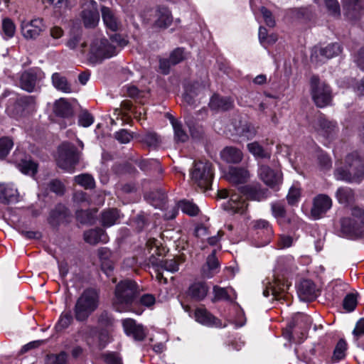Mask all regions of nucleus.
<instances>
[{
    "mask_svg": "<svg viewBox=\"0 0 364 364\" xmlns=\"http://www.w3.org/2000/svg\"><path fill=\"white\" fill-rule=\"evenodd\" d=\"M139 294V287L134 281L122 280L115 287L112 306L119 312L128 311L134 304H136Z\"/></svg>",
    "mask_w": 364,
    "mask_h": 364,
    "instance_id": "1",
    "label": "nucleus"
},
{
    "mask_svg": "<svg viewBox=\"0 0 364 364\" xmlns=\"http://www.w3.org/2000/svg\"><path fill=\"white\" fill-rule=\"evenodd\" d=\"M338 180L348 183H360L364 179V162L357 152L346 156L343 167L335 171Z\"/></svg>",
    "mask_w": 364,
    "mask_h": 364,
    "instance_id": "2",
    "label": "nucleus"
},
{
    "mask_svg": "<svg viewBox=\"0 0 364 364\" xmlns=\"http://www.w3.org/2000/svg\"><path fill=\"white\" fill-rule=\"evenodd\" d=\"M100 293L94 288H87L83 291L77 299L74 307L75 318L77 321H85L98 308Z\"/></svg>",
    "mask_w": 364,
    "mask_h": 364,
    "instance_id": "3",
    "label": "nucleus"
},
{
    "mask_svg": "<svg viewBox=\"0 0 364 364\" xmlns=\"http://www.w3.org/2000/svg\"><path fill=\"white\" fill-rule=\"evenodd\" d=\"M191 181L202 191L209 190L213 178V166L208 161H195L191 171Z\"/></svg>",
    "mask_w": 364,
    "mask_h": 364,
    "instance_id": "4",
    "label": "nucleus"
},
{
    "mask_svg": "<svg viewBox=\"0 0 364 364\" xmlns=\"http://www.w3.org/2000/svg\"><path fill=\"white\" fill-rule=\"evenodd\" d=\"M146 245L149 253L151 254L149 262L154 267H161L163 270H166L171 273H174L179 269V257L160 260L155 257V255H161L164 251V249L160 247L156 239H149Z\"/></svg>",
    "mask_w": 364,
    "mask_h": 364,
    "instance_id": "5",
    "label": "nucleus"
},
{
    "mask_svg": "<svg viewBox=\"0 0 364 364\" xmlns=\"http://www.w3.org/2000/svg\"><path fill=\"white\" fill-rule=\"evenodd\" d=\"M341 231L350 237H364V210L358 207L351 209V217L341 220Z\"/></svg>",
    "mask_w": 364,
    "mask_h": 364,
    "instance_id": "6",
    "label": "nucleus"
},
{
    "mask_svg": "<svg viewBox=\"0 0 364 364\" xmlns=\"http://www.w3.org/2000/svg\"><path fill=\"white\" fill-rule=\"evenodd\" d=\"M80 153L77 147L70 143H63L58 147V156L56 159L58 166L68 172H73L79 163Z\"/></svg>",
    "mask_w": 364,
    "mask_h": 364,
    "instance_id": "7",
    "label": "nucleus"
},
{
    "mask_svg": "<svg viewBox=\"0 0 364 364\" xmlns=\"http://www.w3.org/2000/svg\"><path fill=\"white\" fill-rule=\"evenodd\" d=\"M310 87L311 98L316 107L323 108L331 104L332 91L328 84L314 75L311 77Z\"/></svg>",
    "mask_w": 364,
    "mask_h": 364,
    "instance_id": "8",
    "label": "nucleus"
},
{
    "mask_svg": "<svg viewBox=\"0 0 364 364\" xmlns=\"http://www.w3.org/2000/svg\"><path fill=\"white\" fill-rule=\"evenodd\" d=\"M117 53V48L106 38H96L90 46L89 60L92 63L102 62L105 58H109Z\"/></svg>",
    "mask_w": 364,
    "mask_h": 364,
    "instance_id": "9",
    "label": "nucleus"
},
{
    "mask_svg": "<svg viewBox=\"0 0 364 364\" xmlns=\"http://www.w3.org/2000/svg\"><path fill=\"white\" fill-rule=\"evenodd\" d=\"M218 196L220 198H226L230 197V199L223 205V206L225 210L231 211L232 213L242 214L247 208V203L245 199L242 198L240 192L237 193L235 190H219L218 192Z\"/></svg>",
    "mask_w": 364,
    "mask_h": 364,
    "instance_id": "10",
    "label": "nucleus"
},
{
    "mask_svg": "<svg viewBox=\"0 0 364 364\" xmlns=\"http://www.w3.org/2000/svg\"><path fill=\"white\" fill-rule=\"evenodd\" d=\"M46 26L42 18H36L30 21H22L21 31L26 40L37 39L45 31Z\"/></svg>",
    "mask_w": 364,
    "mask_h": 364,
    "instance_id": "11",
    "label": "nucleus"
},
{
    "mask_svg": "<svg viewBox=\"0 0 364 364\" xmlns=\"http://www.w3.org/2000/svg\"><path fill=\"white\" fill-rule=\"evenodd\" d=\"M342 52V47L338 43H333L323 48L315 47L311 55L312 61L323 62L336 56Z\"/></svg>",
    "mask_w": 364,
    "mask_h": 364,
    "instance_id": "12",
    "label": "nucleus"
},
{
    "mask_svg": "<svg viewBox=\"0 0 364 364\" xmlns=\"http://www.w3.org/2000/svg\"><path fill=\"white\" fill-rule=\"evenodd\" d=\"M43 75V72L36 68L24 71L20 77V87L29 92L34 91L36 85L42 79Z\"/></svg>",
    "mask_w": 364,
    "mask_h": 364,
    "instance_id": "13",
    "label": "nucleus"
},
{
    "mask_svg": "<svg viewBox=\"0 0 364 364\" xmlns=\"http://www.w3.org/2000/svg\"><path fill=\"white\" fill-rule=\"evenodd\" d=\"M237 191L242 195V198L245 196L247 199L257 201L266 199L269 194L268 189L262 188L259 183L241 186L237 188Z\"/></svg>",
    "mask_w": 364,
    "mask_h": 364,
    "instance_id": "14",
    "label": "nucleus"
},
{
    "mask_svg": "<svg viewBox=\"0 0 364 364\" xmlns=\"http://www.w3.org/2000/svg\"><path fill=\"white\" fill-rule=\"evenodd\" d=\"M209 291L210 287L206 282L196 281L188 287L186 295L193 301H201L206 298Z\"/></svg>",
    "mask_w": 364,
    "mask_h": 364,
    "instance_id": "15",
    "label": "nucleus"
},
{
    "mask_svg": "<svg viewBox=\"0 0 364 364\" xmlns=\"http://www.w3.org/2000/svg\"><path fill=\"white\" fill-rule=\"evenodd\" d=\"M332 206L331 198L325 194H319L314 199L313 207L311 210L312 217L314 219L320 218Z\"/></svg>",
    "mask_w": 364,
    "mask_h": 364,
    "instance_id": "16",
    "label": "nucleus"
},
{
    "mask_svg": "<svg viewBox=\"0 0 364 364\" xmlns=\"http://www.w3.org/2000/svg\"><path fill=\"white\" fill-rule=\"evenodd\" d=\"M258 173L260 179L271 188H274L282 181V173L275 172L267 165H261Z\"/></svg>",
    "mask_w": 364,
    "mask_h": 364,
    "instance_id": "17",
    "label": "nucleus"
},
{
    "mask_svg": "<svg viewBox=\"0 0 364 364\" xmlns=\"http://www.w3.org/2000/svg\"><path fill=\"white\" fill-rule=\"evenodd\" d=\"M314 127L316 130L326 137L332 136L338 129L336 122L327 119L321 113H319Z\"/></svg>",
    "mask_w": 364,
    "mask_h": 364,
    "instance_id": "18",
    "label": "nucleus"
},
{
    "mask_svg": "<svg viewBox=\"0 0 364 364\" xmlns=\"http://www.w3.org/2000/svg\"><path fill=\"white\" fill-rule=\"evenodd\" d=\"M343 8L349 18L358 19L364 14V0H343Z\"/></svg>",
    "mask_w": 364,
    "mask_h": 364,
    "instance_id": "19",
    "label": "nucleus"
},
{
    "mask_svg": "<svg viewBox=\"0 0 364 364\" xmlns=\"http://www.w3.org/2000/svg\"><path fill=\"white\" fill-rule=\"evenodd\" d=\"M70 213L63 204H58L50 212L48 221L52 226L56 227L60 223L68 221Z\"/></svg>",
    "mask_w": 364,
    "mask_h": 364,
    "instance_id": "20",
    "label": "nucleus"
},
{
    "mask_svg": "<svg viewBox=\"0 0 364 364\" xmlns=\"http://www.w3.org/2000/svg\"><path fill=\"white\" fill-rule=\"evenodd\" d=\"M122 326L125 333L127 335L132 336L135 340L143 341L146 337V333L143 326L137 324L132 318L123 320Z\"/></svg>",
    "mask_w": 364,
    "mask_h": 364,
    "instance_id": "21",
    "label": "nucleus"
},
{
    "mask_svg": "<svg viewBox=\"0 0 364 364\" xmlns=\"http://www.w3.org/2000/svg\"><path fill=\"white\" fill-rule=\"evenodd\" d=\"M317 291L316 285L312 281L305 279L299 284L298 295L301 300L312 301L316 298Z\"/></svg>",
    "mask_w": 364,
    "mask_h": 364,
    "instance_id": "22",
    "label": "nucleus"
},
{
    "mask_svg": "<svg viewBox=\"0 0 364 364\" xmlns=\"http://www.w3.org/2000/svg\"><path fill=\"white\" fill-rule=\"evenodd\" d=\"M102 18L106 27L112 31H117L121 27V22L113 10L109 7L101 9Z\"/></svg>",
    "mask_w": 364,
    "mask_h": 364,
    "instance_id": "23",
    "label": "nucleus"
},
{
    "mask_svg": "<svg viewBox=\"0 0 364 364\" xmlns=\"http://www.w3.org/2000/svg\"><path fill=\"white\" fill-rule=\"evenodd\" d=\"M219 269V262L215 256L214 250L206 259V262L201 267V275L204 278H211L218 272Z\"/></svg>",
    "mask_w": 364,
    "mask_h": 364,
    "instance_id": "24",
    "label": "nucleus"
},
{
    "mask_svg": "<svg viewBox=\"0 0 364 364\" xmlns=\"http://www.w3.org/2000/svg\"><path fill=\"white\" fill-rule=\"evenodd\" d=\"M82 23L85 28H95L100 21V14L93 6L85 8L81 13Z\"/></svg>",
    "mask_w": 364,
    "mask_h": 364,
    "instance_id": "25",
    "label": "nucleus"
},
{
    "mask_svg": "<svg viewBox=\"0 0 364 364\" xmlns=\"http://www.w3.org/2000/svg\"><path fill=\"white\" fill-rule=\"evenodd\" d=\"M84 240L90 245H96L98 242L106 243L108 241V236L102 228H97L85 232Z\"/></svg>",
    "mask_w": 364,
    "mask_h": 364,
    "instance_id": "26",
    "label": "nucleus"
},
{
    "mask_svg": "<svg viewBox=\"0 0 364 364\" xmlns=\"http://www.w3.org/2000/svg\"><path fill=\"white\" fill-rule=\"evenodd\" d=\"M156 19L154 26L160 28H166L172 21L173 17L171 11L166 7H160L156 11Z\"/></svg>",
    "mask_w": 364,
    "mask_h": 364,
    "instance_id": "27",
    "label": "nucleus"
},
{
    "mask_svg": "<svg viewBox=\"0 0 364 364\" xmlns=\"http://www.w3.org/2000/svg\"><path fill=\"white\" fill-rule=\"evenodd\" d=\"M288 288V284L281 283L276 279L274 284L269 283V287H267V288L263 291V295L267 297L271 292L276 299L279 300L287 296L285 292Z\"/></svg>",
    "mask_w": 364,
    "mask_h": 364,
    "instance_id": "28",
    "label": "nucleus"
},
{
    "mask_svg": "<svg viewBox=\"0 0 364 364\" xmlns=\"http://www.w3.org/2000/svg\"><path fill=\"white\" fill-rule=\"evenodd\" d=\"M196 320L208 326H219L220 321L204 308H198L195 311Z\"/></svg>",
    "mask_w": 364,
    "mask_h": 364,
    "instance_id": "29",
    "label": "nucleus"
},
{
    "mask_svg": "<svg viewBox=\"0 0 364 364\" xmlns=\"http://www.w3.org/2000/svg\"><path fill=\"white\" fill-rule=\"evenodd\" d=\"M233 106V102L228 97L213 95L210 100L209 107L213 110L227 111Z\"/></svg>",
    "mask_w": 364,
    "mask_h": 364,
    "instance_id": "30",
    "label": "nucleus"
},
{
    "mask_svg": "<svg viewBox=\"0 0 364 364\" xmlns=\"http://www.w3.org/2000/svg\"><path fill=\"white\" fill-rule=\"evenodd\" d=\"M250 174L247 169L241 167H231L228 172V180L235 184L245 183Z\"/></svg>",
    "mask_w": 364,
    "mask_h": 364,
    "instance_id": "31",
    "label": "nucleus"
},
{
    "mask_svg": "<svg viewBox=\"0 0 364 364\" xmlns=\"http://www.w3.org/2000/svg\"><path fill=\"white\" fill-rule=\"evenodd\" d=\"M119 218V212L117 208L105 210L101 213L102 225L105 228L111 227L118 222Z\"/></svg>",
    "mask_w": 364,
    "mask_h": 364,
    "instance_id": "32",
    "label": "nucleus"
},
{
    "mask_svg": "<svg viewBox=\"0 0 364 364\" xmlns=\"http://www.w3.org/2000/svg\"><path fill=\"white\" fill-rule=\"evenodd\" d=\"M221 157L227 163L237 164L242 159V151L235 147L228 146L221 151Z\"/></svg>",
    "mask_w": 364,
    "mask_h": 364,
    "instance_id": "33",
    "label": "nucleus"
},
{
    "mask_svg": "<svg viewBox=\"0 0 364 364\" xmlns=\"http://www.w3.org/2000/svg\"><path fill=\"white\" fill-rule=\"evenodd\" d=\"M54 112L57 116L64 118L70 117L73 115L70 104L63 98H60L55 102Z\"/></svg>",
    "mask_w": 364,
    "mask_h": 364,
    "instance_id": "34",
    "label": "nucleus"
},
{
    "mask_svg": "<svg viewBox=\"0 0 364 364\" xmlns=\"http://www.w3.org/2000/svg\"><path fill=\"white\" fill-rule=\"evenodd\" d=\"M17 190L9 186L0 184V202L9 203L17 200Z\"/></svg>",
    "mask_w": 364,
    "mask_h": 364,
    "instance_id": "35",
    "label": "nucleus"
},
{
    "mask_svg": "<svg viewBox=\"0 0 364 364\" xmlns=\"http://www.w3.org/2000/svg\"><path fill=\"white\" fill-rule=\"evenodd\" d=\"M336 197L340 203L345 205L350 204L355 200L353 190L346 186L338 188L336 193Z\"/></svg>",
    "mask_w": 364,
    "mask_h": 364,
    "instance_id": "36",
    "label": "nucleus"
},
{
    "mask_svg": "<svg viewBox=\"0 0 364 364\" xmlns=\"http://www.w3.org/2000/svg\"><path fill=\"white\" fill-rule=\"evenodd\" d=\"M52 82L53 86L63 92L70 93L72 92L71 86L65 77L58 73H55L52 75Z\"/></svg>",
    "mask_w": 364,
    "mask_h": 364,
    "instance_id": "37",
    "label": "nucleus"
},
{
    "mask_svg": "<svg viewBox=\"0 0 364 364\" xmlns=\"http://www.w3.org/2000/svg\"><path fill=\"white\" fill-rule=\"evenodd\" d=\"M49 35L50 39H48L45 46H58L60 44V39L64 36V31L60 26H53L49 29Z\"/></svg>",
    "mask_w": 364,
    "mask_h": 364,
    "instance_id": "38",
    "label": "nucleus"
},
{
    "mask_svg": "<svg viewBox=\"0 0 364 364\" xmlns=\"http://www.w3.org/2000/svg\"><path fill=\"white\" fill-rule=\"evenodd\" d=\"M248 151L255 157L260 159H270V152L265 150L257 141L247 144Z\"/></svg>",
    "mask_w": 364,
    "mask_h": 364,
    "instance_id": "39",
    "label": "nucleus"
},
{
    "mask_svg": "<svg viewBox=\"0 0 364 364\" xmlns=\"http://www.w3.org/2000/svg\"><path fill=\"white\" fill-rule=\"evenodd\" d=\"M171 123L173 126L174 131V139L177 142H185L188 140V136L186 131L183 129L182 124L180 122L174 118L171 119Z\"/></svg>",
    "mask_w": 364,
    "mask_h": 364,
    "instance_id": "40",
    "label": "nucleus"
},
{
    "mask_svg": "<svg viewBox=\"0 0 364 364\" xmlns=\"http://www.w3.org/2000/svg\"><path fill=\"white\" fill-rule=\"evenodd\" d=\"M177 206L178 208H181L183 213L190 216H196L199 212L198 207L189 200H181L178 203Z\"/></svg>",
    "mask_w": 364,
    "mask_h": 364,
    "instance_id": "41",
    "label": "nucleus"
},
{
    "mask_svg": "<svg viewBox=\"0 0 364 364\" xmlns=\"http://www.w3.org/2000/svg\"><path fill=\"white\" fill-rule=\"evenodd\" d=\"M18 169L24 174L34 176L37 172L38 164L31 160H21L18 164Z\"/></svg>",
    "mask_w": 364,
    "mask_h": 364,
    "instance_id": "42",
    "label": "nucleus"
},
{
    "mask_svg": "<svg viewBox=\"0 0 364 364\" xmlns=\"http://www.w3.org/2000/svg\"><path fill=\"white\" fill-rule=\"evenodd\" d=\"M347 350V343L345 340L340 339L337 343L333 350L332 360L333 362H338L346 357V352Z\"/></svg>",
    "mask_w": 364,
    "mask_h": 364,
    "instance_id": "43",
    "label": "nucleus"
},
{
    "mask_svg": "<svg viewBox=\"0 0 364 364\" xmlns=\"http://www.w3.org/2000/svg\"><path fill=\"white\" fill-rule=\"evenodd\" d=\"M254 228L256 230L264 231V233H265L267 237L265 244H268L271 237L273 235V230L269 223L267 220L260 219L254 222Z\"/></svg>",
    "mask_w": 364,
    "mask_h": 364,
    "instance_id": "44",
    "label": "nucleus"
},
{
    "mask_svg": "<svg viewBox=\"0 0 364 364\" xmlns=\"http://www.w3.org/2000/svg\"><path fill=\"white\" fill-rule=\"evenodd\" d=\"M75 181L85 189H92L95 186L94 178L88 173H82L75 177Z\"/></svg>",
    "mask_w": 364,
    "mask_h": 364,
    "instance_id": "45",
    "label": "nucleus"
},
{
    "mask_svg": "<svg viewBox=\"0 0 364 364\" xmlns=\"http://www.w3.org/2000/svg\"><path fill=\"white\" fill-rule=\"evenodd\" d=\"M2 31L4 39L11 38L14 36L16 32V26L11 18H4L2 20Z\"/></svg>",
    "mask_w": 364,
    "mask_h": 364,
    "instance_id": "46",
    "label": "nucleus"
},
{
    "mask_svg": "<svg viewBox=\"0 0 364 364\" xmlns=\"http://www.w3.org/2000/svg\"><path fill=\"white\" fill-rule=\"evenodd\" d=\"M73 321V317L70 311L63 312L55 325L56 331H60L67 328L72 323Z\"/></svg>",
    "mask_w": 364,
    "mask_h": 364,
    "instance_id": "47",
    "label": "nucleus"
},
{
    "mask_svg": "<svg viewBox=\"0 0 364 364\" xmlns=\"http://www.w3.org/2000/svg\"><path fill=\"white\" fill-rule=\"evenodd\" d=\"M149 218L144 213L137 215L132 221V225L135 228L137 232L142 231L149 225Z\"/></svg>",
    "mask_w": 364,
    "mask_h": 364,
    "instance_id": "48",
    "label": "nucleus"
},
{
    "mask_svg": "<svg viewBox=\"0 0 364 364\" xmlns=\"http://www.w3.org/2000/svg\"><path fill=\"white\" fill-rule=\"evenodd\" d=\"M97 323L100 326L108 328L113 326L114 319L110 314L104 311L99 314Z\"/></svg>",
    "mask_w": 364,
    "mask_h": 364,
    "instance_id": "49",
    "label": "nucleus"
},
{
    "mask_svg": "<svg viewBox=\"0 0 364 364\" xmlns=\"http://www.w3.org/2000/svg\"><path fill=\"white\" fill-rule=\"evenodd\" d=\"M14 146L12 139L9 137L0 139V159H4Z\"/></svg>",
    "mask_w": 364,
    "mask_h": 364,
    "instance_id": "50",
    "label": "nucleus"
},
{
    "mask_svg": "<svg viewBox=\"0 0 364 364\" xmlns=\"http://www.w3.org/2000/svg\"><path fill=\"white\" fill-rule=\"evenodd\" d=\"M214 296L212 299L213 302H216L221 300L228 301L230 296L226 288L220 287L219 286H214L213 288Z\"/></svg>",
    "mask_w": 364,
    "mask_h": 364,
    "instance_id": "51",
    "label": "nucleus"
},
{
    "mask_svg": "<svg viewBox=\"0 0 364 364\" xmlns=\"http://www.w3.org/2000/svg\"><path fill=\"white\" fill-rule=\"evenodd\" d=\"M113 171L118 175L123 174H132L136 171L134 167H133L130 164L124 163V164H115L112 166Z\"/></svg>",
    "mask_w": 364,
    "mask_h": 364,
    "instance_id": "52",
    "label": "nucleus"
},
{
    "mask_svg": "<svg viewBox=\"0 0 364 364\" xmlns=\"http://www.w3.org/2000/svg\"><path fill=\"white\" fill-rule=\"evenodd\" d=\"M68 354L62 351L58 354H52L48 356L46 364H68Z\"/></svg>",
    "mask_w": 364,
    "mask_h": 364,
    "instance_id": "53",
    "label": "nucleus"
},
{
    "mask_svg": "<svg viewBox=\"0 0 364 364\" xmlns=\"http://www.w3.org/2000/svg\"><path fill=\"white\" fill-rule=\"evenodd\" d=\"M114 139L121 144H127L133 138L132 133L125 129H122L114 134Z\"/></svg>",
    "mask_w": 364,
    "mask_h": 364,
    "instance_id": "54",
    "label": "nucleus"
},
{
    "mask_svg": "<svg viewBox=\"0 0 364 364\" xmlns=\"http://www.w3.org/2000/svg\"><path fill=\"white\" fill-rule=\"evenodd\" d=\"M357 305L356 297L353 294H348L346 296L343 301V308L350 312L353 311Z\"/></svg>",
    "mask_w": 364,
    "mask_h": 364,
    "instance_id": "55",
    "label": "nucleus"
},
{
    "mask_svg": "<svg viewBox=\"0 0 364 364\" xmlns=\"http://www.w3.org/2000/svg\"><path fill=\"white\" fill-rule=\"evenodd\" d=\"M141 141L149 146H156L159 143V136L154 132H147L141 138Z\"/></svg>",
    "mask_w": 364,
    "mask_h": 364,
    "instance_id": "56",
    "label": "nucleus"
},
{
    "mask_svg": "<svg viewBox=\"0 0 364 364\" xmlns=\"http://www.w3.org/2000/svg\"><path fill=\"white\" fill-rule=\"evenodd\" d=\"M169 59L171 61V63L172 65H175L184 59V50L183 48H178L173 50L171 53L170 54Z\"/></svg>",
    "mask_w": 364,
    "mask_h": 364,
    "instance_id": "57",
    "label": "nucleus"
},
{
    "mask_svg": "<svg viewBox=\"0 0 364 364\" xmlns=\"http://www.w3.org/2000/svg\"><path fill=\"white\" fill-rule=\"evenodd\" d=\"M328 12L333 16L341 14L340 5L337 0H323Z\"/></svg>",
    "mask_w": 364,
    "mask_h": 364,
    "instance_id": "58",
    "label": "nucleus"
},
{
    "mask_svg": "<svg viewBox=\"0 0 364 364\" xmlns=\"http://www.w3.org/2000/svg\"><path fill=\"white\" fill-rule=\"evenodd\" d=\"M272 211L273 215L278 219L284 218L286 216L285 208L281 203L277 202L272 203Z\"/></svg>",
    "mask_w": 364,
    "mask_h": 364,
    "instance_id": "59",
    "label": "nucleus"
},
{
    "mask_svg": "<svg viewBox=\"0 0 364 364\" xmlns=\"http://www.w3.org/2000/svg\"><path fill=\"white\" fill-rule=\"evenodd\" d=\"M260 12L262 14L266 25L271 28L274 27L276 23L272 13L264 6L260 8Z\"/></svg>",
    "mask_w": 364,
    "mask_h": 364,
    "instance_id": "60",
    "label": "nucleus"
},
{
    "mask_svg": "<svg viewBox=\"0 0 364 364\" xmlns=\"http://www.w3.org/2000/svg\"><path fill=\"white\" fill-rule=\"evenodd\" d=\"M300 189L295 186L290 188L288 195L287 196V201L290 205H294L296 203L300 197Z\"/></svg>",
    "mask_w": 364,
    "mask_h": 364,
    "instance_id": "61",
    "label": "nucleus"
},
{
    "mask_svg": "<svg viewBox=\"0 0 364 364\" xmlns=\"http://www.w3.org/2000/svg\"><path fill=\"white\" fill-rule=\"evenodd\" d=\"M257 132V128L253 124L246 123L242 127V134L248 139H251L255 136Z\"/></svg>",
    "mask_w": 364,
    "mask_h": 364,
    "instance_id": "62",
    "label": "nucleus"
},
{
    "mask_svg": "<svg viewBox=\"0 0 364 364\" xmlns=\"http://www.w3.org/2000/svg\"><path fill=\"white\" fill-rule=\"evenodd\" d=\"M137 302L146 307H151L156 302L155 296L151 294H144L139 296V300L136 299Z\"/></svg>",
    "mask_w": 364,
    "mask_h": 364,
    "instance_id": "63",
    "label": "nucleus"
},
{
    "mask_svg": "<svg viewBox=\"0 0 364 364\" xmlns=\"http://www.w3.org/2000/svg\"><path fill=\"white\" fill-rule=\"evenodd\" d=\"M93 122V117L87 111L82 112L79 116L78 123L84 127H90Z\"/></svg>",
    "mask_w": 364,
    "mask_h": 364,
    "instance_id": "64",
    "label": "nucleus"
}]
</instances>
